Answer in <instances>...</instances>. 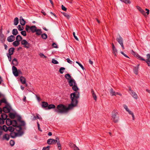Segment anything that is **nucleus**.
<instances>
[{"label":"nucleus","instance_id":"nucleus-1","mask_svg":"<svg viewBox=\"0 0 150 150\" xmlns=\"http://www.w3.org/2000/svg\"><path fill=\"white\" fill-rule=\"evenodd\" d=\"M76 95L74 93L70 94V99L71 100V104H69L67 107L62 104H59L57 105V108L54 109L55 112L58 113H62L66 112L68 110L73 109L74 107L77 106L79 98V93H76Z\"/></svg>","mask_w":150,"mask_h":150},{"label":"nucleus","instance_id":"nucleus-2","mask_svg":"<svg viewBox=\"0 0 150 150\" xmlns=\"http://www.w3.org/2000/svg\"><path fill=\"white\" fill-rule=\"evenodd\" d=\"M15 130L17 132H12L10 134L11 137L14 138L17 137H20L22 136L24 133L23 132L22 130V128L20 126H17L15 127Z\"/></svg>","mask_w":150,"mask_h":150},{"label":"nucleus","instance_id":"nucleus-3","mask_svg":"<svg viewBox=\"0 0 150 150\" xmlns=\"http://www.w3.org/2000/svg\"><path fill=\"white\" fill-rule=\"evenodd\" d=\"M112 118L113 121L115 123L117 122L119 120V117L118 112L116 110H114L112 112Z\"/></svg>","mask_w":150,"mask_h":150},{"label":"nucleus","instance_id":"nucleus-4","mask_svg":"<svg viewBox=\"0 0 150 150\" xmlns=\"http://www.w3.org/2000/svg\"><path fill=\"white\" fill-rule=\"evenodd\" d=\"M7 125L8 126L12 125L14 127H16L17 125V122L15 120H11L10 119H7L6 121Z\"/></svg>","mask_w":150,"mask_h":150},{"label":"nucleus","instance_id":"nucleus-5","mask_svg":"<svg viewBox=\"0 0 150 150\" xmlns=\"http://www.w3.org/2000/svg\"><path fill=\"white\" fill-rule=\"evenodd\" d=\"M1 118L0 117V125L4 124L5 120L7 119V115L5 114H1Z\"/></svg>","mask_w":150,"mask_h":150},{"label":"nucleus","instance_id":"nucleus-6","mask_svg":"<svg viewBox=\"0 0 150 150\" xmlns=\"http://www.w3.org/2000/svg\"><path fill=\"white\" fill-rule=\"evenodd\" d=\"M116 40L121 45L122 49L124 50L125 49V47L123 44V39L122 38L120 35H119V37L116 38Z\"/></svg>","mask_w":150,"mask_h":150},{"label":"nucleus","instance_id":"nucleus-7","mask_svg":"<svg viewBox=\"0 0 150 150\" xmlns=\"http://www.w3.org/2000/svg\"><path fill=\"white\" fill-rule=\"evenodd\" d=\"M21 44L24 45V47L27 49L29 48L30 46V44L25 40H22Z\"/></svg>","mask_w":150,"mask_h":150},{"label":"nucleus","instance_id":"nucleus-8","mask_svg":"<svg viewBox=\"0 0 150 150\" xmlns=\"http://www.w3.org/2000/svg\"><path fill=\"white\" fill-rule=\"evenodd\" d=\"M131 53L135 57H136L137 58L139 59V60L142 61H145V59H144L142 57L140 56L138 54L134 52L133 50H131Z\"/></svg>","mask_w":150,"mask_h":150},{"label":"nucleus","instance_id":"nucleus-9","mask_svg":"<svg viewBox=\"0 0 150 150\" xmlns=\"http://www.w3.org/2000/svg\"><path fill=\"white\" fill-rule=\"evenodd\" d=\"M131 53L135 57H136L137 58L139 59V60L142 61H145V59H144L142 57L140 56L138 54L134 52L133 50H131Z\"/></svg>","mask_w":150,"mask_h":150},{"label":"nucleus","instance_id":"nucleus-10","mask_svg":"<svg viewBox=\"0 0 150 150\" xmlns=\"http://www.w3.org/2000/svg\"><path fill=\"white\" fill-rule=\"evenodd\" d=\"M18 123L17 122V126H20L21 127L22 126H24L25 124L24 121L21 120V118L19 117L18 118Z\"/></svg>","mask_w":150,"mask_h":150},{"label":"nucleus","instance_id":"nucleus-11","mask_svg":"<svg viewBox=\"0 0 150 150\" xmlns=\"http://www.w3.org/2000/svg\"><path fill=\"white\" fill-rule=\"evenodd\" d=\"M129 92L134 98L136 99L137 98V94L133 91L131 90V88L130 87H129Z\"/></svg>","mask_w":150,"mask_h":150},{"label":"nucleus","instance_id":"nucleus-12","mask_svg":"<svg viewBox=\"0 0 150 150\" xmlns=\"http://www.w3.org/2000/svg\"><path fill=\"white\" fill-rule=\"evenodd\" d=\"M13 73L14 75L16 77L18 76V71L16 67L14 66L12 67Z\"/></svg>","mask_w":150,"mask_h":150},{"label":"nucleus","instance_id":"nucleus-13","mask_svg":"<svg viewBox=\"0 0 150 150\" xmlns=\"http://www.w3.org/2000/svg\"><path fill=\"white\" fill-rule=\"evenodd\" d=\"M57 142L56 138V139H48L47 141V143L49 144H55Z\"/></svg>","mask_w":150,"mask_h":150},{"label":"nucleus","instance_id":"nucleus-14","mask_svg":"<svg viewBox=\"0 0 150 150\" xmlns=\"http://www.w3.org/2000/svg\"><path fill=\"white\" fill-rule=\"evenodd\" d=\"M72 89L73 90L75 91V92L73 93H74L75 95H76V94H77L76 93H79V98L80 97V93L79 92L77 91L79 90V88L77 86V84L76 83L75 85H74L72 86Z\"/></svg>","mask_w":150,"mask_h":150},{"label":"nucleus","instance_id":"nucleus-15","mask_svg":"<svg viewBox=\"0 0 150 150\" xmlns=\"http://www.w3.org/2000/svg\"><path fill=\"white\" fill-rule=\"evenodd\" d=\"M11 108L9 106H6L3 108V110L5 113L9 112L11 110Z\"/></svg>","mask_w":150,"mask_h":150},{"label":"nucleus","instance_id":"nucleus-16","mask_svg":"<svg viewBox=\"0 0 150 150\" xmlns=\"http://www.w3.org/2000/svg\"><path fill=\"white\" fill-rule=\"evenodd\" d=\"M69 86H72L76 84V81L75 80L72 79L68 81Z\"/></svg>","mask_w":150,"mask_h":150},{"label":"nucleus","instance_id":"nucleus-17","mask_svg":"<svg viewBox=\"0 0 150 150\" xmlns=\"http://www.w3.org/2000/svg\"><path fill=\"white\" fill-rule=\"evenodd\" d=\"M9 139V136L8 134H5L4 135H3L1 139L2 140H6L8 141Z\"/></svg>","mask_w":150,"mask_h":150},{"label":"nucleus","instance_id":"nucleus-18","mask_svg":"<svg viewBox=\"0 0 150 150\" xmlns=\"http://www.w3.org/2000/svg\"><path fill=\"white\" fill-rule=\"evenodd\" d=\"M15 39V37L14 35H11L8 37L7 40L9 42H12L14 41Z\"/></svg>","mask_w":150,"mask_h":150},{"label":"nucleus","instance_id":"nucleus-19","mask_svg":"<svg viewBox=\"0 0 150 150\" xmlns=\"http://www.w3.org/2000/svg\"><path fill=\"white\" fill-rule=\"evenodd\" d=\"M137 9L144 16H146L145 12L139 6H137Z\"/></svg>","mask_w":150,"mask_h":150},{"label":"nucleus","instance_id":"nucleus-20","mask_svg":"<svg viewBox=\"0 0 150 150\" xmlns=\"http://www.w3.org/2000/svg\"><path fill=\"white\" fill-rule=\"evenodd\" d=\"M109 91L110 94L112 96H116V92L112 88H111L110 89Z\"/></svg>","mask_w":150,"mask_h":150},{"label":"nucleus","instance_id":"nucleus-21","mask_svg":"<svg viewBox=\"0 0 150 150\" xmlns=\"http://www.w3.org/2000/svg\"><path fill=\"white\" fill-rule=\"evenodd\" d=\"M19 20L20 24L21 25H25V21L22 16H21L20 17V19Z\"/></svg>","mask_w":150,"mask_h":150},{"label":"nucleus","instance_id":"nucleus-22","mask_svg":"<svg viewBox=\"0 0 150 150\" xmlns=\"http://www.w3.org/2000/svg\"><path fill=\"white\" fill-rule=\"evenodd\" d=\"M20 80L21 83L23 84H25L26 83V79L23 76H21L20 77Z\"/></svg>","mask_w":150,"mask_h":150},{"label":"nucleus","instance_id":"nucleus-23","mask_svg":"<svg viewBox=\"0 0 150 150\" xmlns=\"http://www.w3.org/2000/svg\"><path fill=\"white\" fill-rule=\"evenodd\" d=\"M42 108H46L48 105V103L46 102L42 101Z\"/></svg>","mask_w":150,"mask_h":150},{"label":"nucleus","instance_id":"nucleus-24","mask_svg":"<svg viewBox=\"0 0 150 150\" xmlns=\"http://www.w3.org/2000/svg\"><path fill=\"white\" fill-rule=\"evenodd\" d=\"M69 145V146L74 150H76L78 147L75 144L72 143H70Z\"/></svg>","mask_w":150,"mask_h":150},{"label":"nucleus","instance_id":"nucleus-25","mask_svg":"<svg viewBox=\"0 0 150 150\" xmlns=\"http://www.w3.org/2000/svg\"><path fill=\"white\" fill-rule=\"evenodd\" d=\"M14 48L13 47H11L8 50L9 53L8 54L11 55H12L14 52Z\"/></svg>","mask_w":150,"mask_h":150},{"label":"nucleus","instance_id":"nucleus-26","mask_svg":"<svg viewBox=\"0 0 150 150\" xmlns=\"http://www.w3.org/2000/svg\"><path fill=\"white\" fill-rule=\"evenodd\" d=\"M55 108V106L53 104H50L49 105H48L47 106V108H46V110H50L52 109Z\"/></svg>","mask_w":150,"mask_h":150},{"label":"nucleus","instance_id":"nucleus-27","mask_svg":"<svg viewBox=\"0 0 150 150\" xmlns=\"http://www.w3.org/2000/svg\"><path fill=\"white\" fill-rule=\"evenodd\" d=\"M36 29V27L35 25L30 27V30L33 33H34L35 32Z\"/></svg>","mask_w":150,"mask_h":150},{"label":"nucleus","instance_id":"nucleus-28","mask_svg":"<svg viewBox=\"0 0 150 150\" xmlns=\"http://www.w3.org/2000/svg\"><path fill=\"white\" fill-rule=\"evenodd\" d=\"M18 22L19 20L18 18L17 17L15 18L14 20V25H17L18 23Z\"/></svg>","mask_w":150,"mask_h":150},{"label":"nucleus","instance_id":"nucleus-29","mask_svg":"<svg viewBox=\"0 0 150 150\" xmlns=\"http://www.w3.org/2000/svg\"><path fill=\"white\" fill-rule=\"evenodd\" d=\"M5 38L4 35L2 33H0V40L2 42L5 40Z\"/></svg>","mask_w":150,"mask_h":150},{"label":"nucleus","instance_id":"nucleus-30","mask_svg":"<svg viewBox=\"0 0 150 150\" xmlns=\"http://www.w3.org/2000/svg\"><path fill=\"white\" fill-rule=\"evenodd\" d=\"M12 62L13 64L15 66H16L18 64L17 60L16 58H14L13 59Z\"/></svg>","mask_w":150,"mask_h":150},{"label":"nucleus","instance_id":"nucleus-31","mask_svg":"<svg viewBox=\"0 0 150 150\" xmlns=\"http://www.w3.org/2000/svg\"><path fill=\"white\" fill-rule=\"evenodd\" d=\"M139 69V65L136 67H134V72L135 74L137 75L138 74V70Z\"/></svg>","mask_w":150,"mask_h":150},{"label":"nucleus","instance_id":"nucleus-32","mask_svg":"<svg viewBox=\"0 0 150 150\" xmlns=\"http://www.w3.org/2000/svg\"><path fill=\"white\" fill-rule=\"evenodd\" d=\"M65 77L67 80L68 81L72 79L71 77L69 74H67L65 75Z\"/></svg>","mask_w":150,"mask_h":150},{"label":"nucleus","instance_id":"nucleus-33","mask_svg":"<svg viewBox=\"0 0 150 150\" xmlns=\"http://www.w3.org/2000/svg\"><path fill=\"white\" fill-rule=\"evenodd\" d=\"M13 127L11 126H9L8 127V130L10 132H13L14 130H15V127Z\"/></svg>","mask_w":150,"mask_h":150},{"label":"nucleus","instance_id":"nucleus-34","mask_svg":"<svg viewBox=\"0 0 150 150\" xmlns=\"http://www.w3.org/2000/svg\"><path fill=\"white\" fill-rule=\"evenodd\" d=\"M12 33L14 35H16L18 34V32L17 29H13Z\"/></svg>","mask_w":150,"mask_h":150},{"label":"nucleus","instance_id":"nucleus-35","mask_svg":"<svg viewBox=\"0 0 150 150\" xmlns=\"http://www.w3.org/2000/svg\"><path fill=\"white\" fill-rule=\"evenodd\" d=\"M19 44L20 42L19 41L16 40L13 43V45L14 46L17 47L19 45Z\"/></svg>","mask_w":150,"mask_h":150},{"label":"nucleus","instance_id":"nucleus-36","mask_svg":"<svg viewBox=\"0 0 150 150\" xmlns=\"http://www.w3.org/2000/svg\"><path fill=\"white\" fill-rule=\"evenodd\" d=\"M3 131L2 130V127L0 125V139H1L2 137L3 134Z\"/></svg>","mask_w":150,"mask_h":150},{"label":"nucleus","instance_id":"nucleus-37","mask_svg":"<svg viewBox=\"0 0 150 150\" xmlns=\"http://www.w3.org/2000/svg\"><path fill=\"white\" fill-rule=\"evenodd\" d=\"M22 38L20 35H18L16 37V40H17L19 42L21 41H22Z\"/></svg>","mask_w":150,"mask_h":150},{"label":"nucleus","instance_id":"nucleus-38","mask_svg":"<svg viewBox=\"0 0 150 150\" xmlns=\"http://www.w3.org/2000/svg\"><path fill=\"white\" fill-rule=\"evenodd\" d=\"M35 32H36V34L37 35H40L42 33V32L40 29H36Z\"/></svg>","mask_w":150,"mask_h":150},{"label":"nucleus","instance_id":"nucleus-39","mask_svg":"<svg viewBox=\"0 0 150 150\" xmlns=\"http://www.w3.org/2000/svg\"><path fill=\"white\" fill-rule=\"evenodd\" d=\"M47 35L45 33L42 34L41 35V37L44 39H46L47 38Z\"/></svg>","mask_w":150,"mask_h":150},{"label":"nucleus","instance_id":"nucleus-40","mask_svg":"<svg viewBox=\"0 0 150 150\" xmlns=\"http://www.w3.org/2000/svg\"><path fill=\"white\" fill-rule=\"evenodd\" d=\"M8 127H7L6 126L4 125L2 127V130H4V131L6 132L8 131Z\"/></svg>","mask_w":150,"mask_h":150},{"label":"nucleus","instance_id":"nucleus-41","mask_svg":"<svg viewBox=\"0 0 150 150\" xmlns=\"http://www.w3.org/2000/svg\"><path fill=\"white\" fill-rule=\"evenodd\" d=\"M121 1L125 3L126 4H130L131 3L130 1L129 0H122Z\"/></svg>","mask_w":150,"mask_h":150},{"label":"nucleus","instance_id":"nucleus-42","mask_svg":"<svg viewBox=\"0 0 150 150\" xmlns=\"http://www.w3.org/2000/svg\"><path fill=\"white\" fill-rule=\"evenodd\" d=\"M65 69V68L64 67H61L59 69V72L61 74H62L64 72L63 71Z\"/></svg>","mask_w":150,"mask_h":150},{"label":"nucleus","instance_id":"nucleus-43","mask_svg":"<svg viewBox=\"0 0 150 150\" xmlns=\"http://www.w3.org/2000/svg\"><path fill=\"white\" fill-rule=\"evenodd\" d=\"M114 55L116 56L117 53V50L116 48L112 49Z\"/></svg>","mask_w":150,"mask_h":150},{"label":"nucleus","instance_id":"nucleus-44","mask_svg":"<svg viewBox=\"0 0 150 150\" xmlns=\"http://www.w3.org/2000/svg\"><path fill=\"white\" fill-rule=\"evenodd\" d=\"M57 144L58 146V147L61 146V145L60 143V141L59 139L58 138H56Z\"/></svg>","mask_w":150,"mask_h":150},{"label":"nucleus","instance_id":"nucleus-45","mask_svg":"<svg viewBox=\"0 0 150 150\" xmlns=\"http://www.w3.org/2000/svg\"><path fill=\"white\" fill-rule=\"evenodd\" d=\"M9 116L10 118L13 119L15 117V115L13 113H10L9 114Z\"/></svg>","mask_w":150,"mask_h":150},{"label":"nucleus","instance_id":"nucleus-46","mask_svg":"<svg viewBox=\"0 0 150 150\" xmlns=\"http://www.w3.org/2000/svg\"><path fill=\"white\" fill-rule=\"evenodd\" d=\"M18 29L19 31H22L23 29V26L20 25H18Z\"/></svg>","mask_w":150,"mask_h":150},{"label":"nucleus","instance_id":"nucleus-47","mask_svg":"<svg viewBox=\"0 0 150 150\" xmlns=\"http://www.w3.org/2000/svg\"><path fill=\"white\" fill-rule=\"evenodd\" d=\"M63 14L64 16L68 19H69L70 17V16L66 13H64Z\"/></svg>","mask_w":150,"mask_h":150},{"label":"nucleus","instance_id":"nucleus-48","mask_svg":"<svg viewBox=\"0 0 150 150\" xmlns=\"http://www.w3.org/2000/svg\"><path fill=\"white\" fill-rule=\"evenodd\" d=\"M52 62L53 63L55 64H57L58 63V61L54 59H52Z\"/></svg>","mask_w":150,"mask_h":150},{"label":"nucleus","instance_id":"nucleus-49","mask_svg":"<svg viewBox=\"0 0 150 150\" xmlns=\"http://www.w3.org/2000/svg\"><path fill=\"white\" fill-rule=\"evenodd\" d=\"M25 29L28 32H30L29 30H30V27L28 25H26Z\"/></svg>","mask_w":150,"mask_h":150},{"label":"nucleus","instance_id":"nucleus-50","mask_svg":"<svg viewBox=\"0 0 150 150\" xmlns=\"http://www.w3.org/2000/svg\"><path fill=\"white\" fill-rule=\"evenodd\" d=\"M21 34L23 36H25L26 35V33L25 31H22L21 32Z\"/></svg>","mask_w":150,"mask_h":150},{"label":"nucleus","instance_id":"nucleus-51","mask_svg":"<svg viewBox=\"0 0 150 150\" xmlns=\"http://www.w3.org/2000/svg\"><path fill=\"white\" fill-rule=\"evenodd\" d=\"M10 143L11 146H13L15 144V142L13 140H11L10 141Z\"/></svg>","mask_w":150,"mask_h":150},{"label":"nucleus","instance_id":"nucleus-52","mask_svg":"<svg viewBox=\"0 0 150 150\" xmlns=\"http://www.w3.org/2000/svg\"><path fill=\"white\" fill-rule=\"evenodd\" d=\"M39 55L41 57H43L45 58H46L47 57L46 56H45L42 53H40Z\"/></svg>","mask_w":150,"mask_h":150},{"label":"nucleus","instance_id":"nucleus-53","mask_svg":"<svg viewBox=\"0 0 150 150\" xmlns=\"http://www.w3.org/2000/svg\"><path fill=\"white\" fill-rule=\"evenodd\" d=\"M50 148V146H48L46 147H44L43 148L42 150H49Z\"/></svg>","mask_w":150,"mask_h":150},{"label":"nucleus","instance_id":"nucleus-54","mask_svg":"<svg viewBox=\"0 0 150 150\" xmlns=\"http://www.w3.org/2000/svg\"><path fill=\"white\" fill-rule=\"evenodd\" d=\"M123 107L124 108V109L126 110L127 111L129 109L128 108L127 106L126 105H123Z\"/></svg>","mask_w":150,"mask_h":150},{"label":"nucleus","instance_id":"nucleus-55","mask_svg":"<svg viewBox=\"0 0 150 150\" xmlns=\"http://www.w3.org/2000/svg\"><path fill=\"white\" fill-rule=\"evenodd\" d=\"M66 60H67V62L68 63L72 64V62H73L69 58H67L66 59Z\"/></svg>","mask_w":150,"mask_h":150},{"label":"nucleus","instance_id":"nucleus-56","mask_svg":"<svg viewBox=\"0 0 150 150\" xmlns=\"http://www.w3.org/2000/svg\"><path fill=\"white\" fill-rule=\"evenodd\" d=\"M11 55H9L8 54H7V57L8 58L10 62H11Z\"/></svg>","mask_w":150,"mask_h":150},{"label":"nucleus","instance_id":"nucleus-57","mask_svg":"<svg viewBox=\"0 0 150 150\" xmlns=\"http://www.w3.org/2000/svg\"><path fill=\"white\" fill-rule=\"evenodd\" d=\"M93 97L94 99L95 100H97V96L95 93L93 94H92Z\"/></svg>","mask_w":150,"mask_h":150},{"label":"nucleus","instance_id":"nucleus-58","mask_svg":"<svg viewBox=\"0 0 150 150\" xmlns=\"http://www.w3.org/2000/svg\"><path fill=\"white\" fill-rule=\"evenodd\" d=\"M145 61L148 64V66H150V60H145Z\"/></svg>","mask_w":150,"mask_h":150},{"label":"nucleus","instance_id":"nucleus-59","mask_svg":"<svg viewBox=\"0 0 150 150\" xmlns=\"http://www.w3.org/2000/svg\"><path fill=\"white\" fill-rule=\"evenodd\" d=\"M52 45L54 48H57L58 47L57 44L55 43H53Z\"/></svg>","mask_w":150,"mask_h":150},{"label":"nucleus","instance_id":"nucleus-60","mask_svg":"<svg viewBox=\"0 0 150 150\" xmlns=\"http://www.w3.org/2000/svg\"><path fill=\"white\" fill-rule=\"evenodd\" d=\"M146 56L147 58L146 60H150V54H147Z\"/></svg>","mask_w":150,"mask_h":150},{"label":"nucleus","instance_id":"nucleus-61","mask_svg":"<svg viewBox=\"0 0 150 150\" xmlns=\"http://www.w3.org/2000/svg\"><path fill=\"white\" fill-rule=\"evenodd\" d=\"M73 35L74 38L77 40H78V39L77 38V37L75 35V33L74 32L73 33Z\"/></svg>","mask_w":150,"mask_h":150},{"label":"nucleus","instance_id":"nucleus-62","mask_svg":"<svg viewBox=\"0 0 150 150\" xmlns=\"http://www.w3.org/2000/svg\"><path fill=\"white\" fill-rule=\"evenodd\" d=\"M61 6H62V10L64 11H66L67 10V9L63 5H62Z\"/></svg>","mask_w":150,"mask_h":150},{"label":"nucleus","instance_id":"nucleus-63","mask_svg":"<svg viewBox=\"0 0 150 150\" xmlns=\"http://www.w3.org/2000/svg\"><path fill=\"white\" fill-rule=\"evenodd\" d=\"M1 103H6V100L5 99L3 98L1 100Z\"/></svg>","mask_w":150,"mask_h":150},{"label":"nucleus","instance_id":"nucleus-64","mask_svg":"<svg viewBox=\"0 0 150 150\" xmlns=\"http://www.w3.org/2000/svg\"><path fill=\"white\" fill-rule=\"evenodd\" d=\"M18 75L19 74H21V75L23 74V73L20 70L18 69Z\"/></svg>","mask_w":150,"mask_h":150}]
</instances>
